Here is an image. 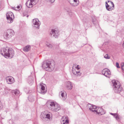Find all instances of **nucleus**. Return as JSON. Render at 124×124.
Here are the masks:
<instances>
[{
    "label": "nucleus",
    "instance_id": "obj_34",
    "mask_svg": "<svg viewBox=\"0 0 124 124\" xmlns=\"http://www.w3.org/2000/svg\"><path fill=\"white\" fill-rule=\"evenodd\" d=\"M116 119H119V117L118 115H117L115 117Z\"/></svg>",
    "mask_w": 124,
    "mask_h": 124
},
{
    "label": "nucleus",
    "instance_id": "obj_6",
    "mask_svg": "<svg viewBox=\"0 0 124 124\" xmlns=\"http://www.w3.org/2000/svg\"><path fill=\"white\" fill-rule=\"evenodd\" d=\"M6 17L7 22L9 23L13 22V19L14 18V16L13 13L11 12H9L6 14Z\"/></svg>",
    "mask_w": 124,
    "mask_h": 124
},
{
    "label": "nucleus",
    "instance_id": "obj_9",
    "mask_svg": "<svg viewBox=\"0 0 124 124\" xmlns=\"http://www.w3.org/2000/svg\"><path fill=\"white\" fill-rule=\"evenodd\" d=\"M102 73L103 75L108 78H109L111 73L109 70L107 69H105L102 70Z\"/></svg>",
    "mask_w": 124,
    "mask_h": 124
},
{
    "label": "nucleus",
    "instance_id": "obj_28",
    "mask_svg": "<svg viewBox=\"0 0 124 124\" xmlns=\"http://www.w3.org/2000/svg\"><path fill=\"white\" fill-rule=\"evenodd\" d=\"M104 57L106 59H109L110 58V57L108 56V54H106V55L104 56Z\"/></svg>",
    "mask_w": 124,
    "mask_h": 124
},
{
    "label": "nucleus",
    "instance_id": "obj_22",
    "mask_svg": "<svg viewBox=\"0 0 124 124\" xmlns=\"http://www.w3.org/2000/svg\"><path fill=\"white\" fill-rule=\"evenodd\" d=\"M26 5L28 8H31L33 7V4L32 3L30 2L29 0L26 3Z\"/></svg>",
    "mask_w": 124,
    "mask_h": 124
},
{
    "label": "nucleus",
    "instance_id": "obj_30",
    "mask_svg": "<svg viewBox=\"0 0 124 124\" xmlns=\"http://www.w3.org/2000/svg\"><path fill=\"white\" fill-rule=\"evenodd\" d=\"M122 70L124 71V64L122 66Z\"/></svg>",
    "mask_w": 124,
    "mask_h": 124
},
{
    "label": "nucleus",
    "instance_id": "obj_31",
    "mask_svg": "<svg viewBox=\"0 0 124 124\" xmlns=\"http://www.w3.org/2000/svg\"><path fill=\"white\" fill-rule=\"evenodd\" d=\"M20 8V6H17V9H15V10H18V9H19Z\"/></svg>",
    "mask_w": 124,
    "mask_h": 124
},
{
    "label": "nucleus",
    "instance_id": "obj_10",
    "mask_svg": "<svg viewBox=\"0 0 124 124\" xmlns=\"http://www.w3.org/2000/svg\"><path fill=\"white\" fill-rule=\"evenodd\" d=\"M6 79L7 83L9 84H12L15 82L14 78L11 76L6 77Z\"/></svg>",
    "mask_w": 124,
    "mask_h": 124
},
{
    "label": "nucleus",
    "instance_id": "obj_24",
    "mask_svg": "<svg viewBox=\"0 0 124 124\" xmlns=\"http://www.w3.org/2000/svg\"><path fill=\"white\" fill-rule=\"evenodd\" d=\"M92 22L95 25L97 23V22L95 18L93 19Z\"/></svg>",
    "mask_w": 124,
    "mask_h": 124
},
{
    "label": "nucleus",
    "instance_id": "obj_5",
    "mask_svg": "<svg viewBox=\"0 0 124 124\" xmlns=\"http://www.w3.org/2000/svg\"><path fill=\"white\" fill-rule=\"evenodd\" d=\"M14 31L11 29H8L6 33L5 34V38L6 39L11 38L15 34Z\"/></svg>",
    "mask_w": 124,
    "mask_h": 124
},
{
    "label": "nucleus",
    "instance_id": "obj_12",
    "mask_svg": "<svg viewBox=\"0 0 124 124\" xmlns=\"http://www.w3.org/2000/svg\"><path fill=\"white\" fill-rule=\"evenodd\" d=\"M87 107L90 110L93 112H94L97 108V107L89 103L87 104Z\"/></svg>",
    "mask_w": 124,
    "mask_h": 124
},
{
    "label": "nucleus",
    "instance_id": "obj_7",
    "mask_svg": "<svg viewBox=\"0 0 124 124\" xmlns=\"http://www.w3.org/2000/svg\"><path fill=\"white\" fill-rule=\"evenodd\" d=\"M49 112V113H47L45 112H42L41 115V117L43 121L46 120V119H48L49 120L50 119V115Z\"/></svg>",
    "mask_w": 124,
    "mask_h": 124
},
{
    "label": "nucleus",
    "instance_id": "obj_1",
    "mask_svg": "<svg viewBox=\"0 0 124 124\" xmlns=\"http://www.w3.org/2000/svg\"><path fill=\"white\" fill-rule=\"evenodd\" d=\"M55 65L54 61H46L43 62L42 66L45 70L51 71L54 68Z\"/></svg>",
    "mask_w": 124,
    "mask_h": 124
},
{
    "label": "nucleus",
    "instance_id": "obj_16",
    "mask_svg": "<svg viewBox=\"0 0 124 124\" xmlns=\"http://www.w3.org/2000/svg\"><path fill=\"white\" fill-rule=\"evenodd\" d=\"M65 85L67 88L68 89L71 90L73 87V85L70 81H68L65 83Z\"/></svg>",
    "mask_w": 124,
    "mask_h": 124
},
{
    "label": "nucleus",
    "instance_id": "obj_41",
    "mask_svg": "<svg viewBox=\"0 0 124 124\" xmlns=\"http://www.w3.org/2000/svg\"><path fill=\"white\" fill-rule=\"evenodd\" d=\"M1 124H3V123H2V122H1Z\"/></svg>",
    "mask_w": 124,
    "mask_h": 124
},
{
    "label": "nucleus",
    "instance_id": "obj_17",
    "mask_svg": "<svg viewBox=\"0 0 124 124\" xmlns=\"http://www.w3.org/2000/svg\"><path fill=\"white\" fill-rule=\"evenodd\" d=\"M114 5H113L111 6L109 5L107 2H106V9L108 11L112 10L113 9Z\"/></svg>",
    "mask_w": 124,
    "mask_h": 124
},
{
    "label": "nucleus",
    "instance_id": "obj_3",
    "mask_svg": "<svg viewBox=\"0 0 124 124\" xmlns=\"http://www.w3.org/2000/svg\"><path fill=\"white\" fill-rule=\"evenodd\" d=\"M112 82L113 85L114 91L116 93H120L123 90L120 83L117 80H113Z\"/></svg>",
    "mask_w": 124,
    "mask_h": 124
},
{
    "label": "nucleus",
    "instance_id": "obj_19",
    "mask_svg": "<svg viewBox=\"0 0 124 124\" xmlns=\"http://www.w3.org/2000/svg\"><path fill=\"white\" fill-rule=\"evenodd\" d=\"M40 86L41 87V89L42 91H41L39 93L41 94H44L46 93V91H44L45 87L44 86L41 84L40 85Z\"/></svg>",
    "mask_w": 124,
    "mask_h": 124
},
{
    "label": "nucleus",
    "instance_id": "obj_8",
    "mask_svg": "<svg viewBox=\"0 0 124 124\" xmlns=\"http://www.w3.org/2000/svg\"><path fill=\"white\" fill-rule=\"evenodd\" d=\"M96 112L97 114L101 115L104 114L105 112L103 109L101 107H97L96 109L94 112Z\"/></svg>",
    "mask_w": 124,
    "mask_h": 124
},
{
    "label": "nucleus",
    "instance_id": "obj_35",
    "mask_svg": "<svg viewBox=\"0 0 124 124\" xmlns=\"http://www.w3.org/2000/svg\"><path fill=\"white\" fill-rule=\"evenodd\" d=\"M110 114L111 115H113V116H116V114H113V113H110Z\"/></svg>",
    "mask_w": 124,
    "mask_h": 124
},
{
    "label": "nucleus",
    "instance_id": "obj_40",
    "mask_svg": "<svg viewBox=\"0 0 124 124\" xmlns=\"http://www.w3.org/2000/svg\"><path fill=\"white\" fill-rule=\"evenodd\" d=\"M80 106V107L82 109V108L80 106Z\"/></svg>",
    "mask_w": 124,
    "mask_h": 124
},
{
    "label": "nucleus",
    "instance_id": "obj_29",
    "mask_svg": "<svg viewBox=\"0 0 124 124\" xmlns=\"http://www.w3.org/2000/svg\"><path fill=\"white\" fill-rule=\"evenodd\" d=\"M116 65L117 67L118 68H119L120 67L119 66V63L117 62H116Z\"/></svg>",
    "mask_w": 124,
    "mask_h": 124
},
{
    "label": "nucleus",
    "instance_id": "obj_15",
    "mask_svg": "<svg viewBox=\"0 0 124 124\" xmlns=\"http://www.w3.org/2000/svg\"><path fill=\"white\" fill-rule=\"evenodd\" d=\"M61 124H68L69 120L67 116H63L61 119Z\"/></svg>",
    "mask_w": 124,
    "mask_h": 124
},
{
    "label": "nucleus",
    "instance_id": "obj_20",
    "mask_svg": "<svg viewBox=\"0 0 124 124\" xmlns=\"http://www.w3.org/2000/svg\"><path fill=\"white\" fill-rule=\"evenodd\" d=\"M31 49V46L28 45L24 47L23 49V50L25 52H28Z\"/></svg>",
    "mask_w": 124,
    "mask_h": 124
},
{
    "label": "nucleus",
    "instance_id": "obj_39",
    "mask_svg": "<svg viewBox=\"0 0 124 124\" xmlns=\"http://www.w3.org/2000/svg\"><path fill=\"white\" fill-rule=\"evenodd\" d=\"M29 15H28L27 16V17H28Z\"/></svg>",
    "mask_w": 124,
    "mask_h": 124
},
{
    "label": "nucleus",
    "instance_id": "obj_25",
    "mask_svg": "<svg viewBox=\"0 0 124 124\" xmlns=\"http://www.w3.org/2000/svg\"><path fill=\"white\" fill-rule=\"evenodd\" d=\"M14 92L15 94L16 95H17L19 93V91L18 90H16Z\"/></svg>",
    "mask_w": 124,
    "mask_h": 124
},
{
    "label": "nucleus",
    "instance_id": "obj_13",
    "mask_svg": "<svg viewBox=\"0 0 124 124\" xmlns=\"http://www.w3.org/2000/svg\"><path fill=\"white\" fill-rule=\"evenodd\" d=\"M50 35L52 37H53L55 38H57L59 35L58 31L54 29H52L50 33Z\"/></svg>",
    "mask_w": 124,
    "mask_h": 124
},
{
    "label": "nucleus",
    "instance_id": "obj_38",
    "mask_svg": "<svg viewBox=\"0 0 124 124\" xmlns=\"http://www.w3.org/2000/svg\"><path fill=\"white\" fill-rule=\"evenodd\" d=\"M110 2H111V3L112 6L113 5H114V3H113L111 1Z\"/></svg>",
    "mask_w": 124,
    "mask_h": 124
},
{
    "label": "nucleus",
    "instance_id": "obj_2",
    "mask_svg": "<svg viewBox=\"0 0 124 124\" xmlns=\"http://www.w3.org/2000/svg\"><path fill=\"white\" fill-rule=\"evenodd\" d=\"M0 54L4 56L12 58L14 55V51L12 48H3L0 50Z\"/></svg>",
    "mask_w": 124,
    "mask_h": 124
},
{
    "label": "nucleus",
    "instance_id": "obj_21",
    "mask_svg": "<svg viewBox=\"0 0 124 124\" xmlns=\"http://www.w3.org/2000/svg\"><path fill=\"white\" fill-rule=\"evenodd\" d=\"M61 95L64 100H65L67 98L66 93L65 92H62Z\"/></svg>",
    "mask_w": 124,
    "mask_h": 124
},
{
    "label": "nucleus",
    "instance_id": "obj_4",
    "mask_svg": "<svg viewBox=\"0 0 124 124\" xmlns=\"http://www.w3.org/2000/svg\"><path fill=\"white\" fill-rule=\"evenodd\" d=\"M47 104L49 108L53 111L57 112L61 109L59 105L55 102H50L48 103Z\"/></svg>",
    "mask_w": 124,
    "mask_h": 124
},
{
    "label": "nucleus",
    "instance_id": "obj_26",
    "mask_svg": "<svg viewBox=\"0 0 124 124\" xmlns=\"http://www.w3.org/2000/svg\"><path fill=\"white\" fill-rule=\"evenodd\" d=\"M46 45L47 47L50 48H51L52 47V45L49 43H47Z\"/></svg>",
    "mask_w": 124,
    "mask_h": 124
},
{
    "label": "nucleus",
    "instance_id": "obj_27",
    "mask_svg": "<svg viewBox=\"0 0 124 124\" xmlns=\"http://www.w3.org/2000/svg\"><path fill=\"white\" fill-rule=\"evenodd\" d=\"M73 67H72V71L73 73L75 75H76L77 74V71H74V70Z\"/></svg>",
    "mask_w": 124,
    "mask_h": 124
},
{
    "label": "nucleus",
    "instance_id": "obj_32",
    "mask_svg": "<svg viewBox=\"0 0 124 124\" xmlns=\"http://www.w3.org/2000/svg\"><path fill=\"white\" fill-rule=\"evenodd\" d=\"M79 66L78 65H77V66L75 67V68L77 69V70H78L80 69V68L78 67V66Z\"/></svg>",
    "mask_w": 124,
    "mask_h": 124
},
{
    "label": "nucleus",
    "instance_id": "obj_23",
    "mask_svg": "<svg viewBox=\"0 0 124 124\" xmlns=\"http://www.w3.org/2000/svg\"><path fill=\"white\" fill-rule=\"evenodd\" d=\"M28 99L29 101L31 102L34 100L35 97L34 96L30 95L28 97Z\"/></svg>",
    "mask_w": 124,
    "mask_h": 124
},
{
    "label": "nucleus",
    "instance_id": "obj_11",
    "mask_svg": "<svg viewBox=\"0 0 124 124\" xmlns=\"http://www.w3.org/2000/svg\"><path fill=\"white\" fill-rule=\"evenodd\" d=\"M39 22V20L37 19H35L33 20V26L35 28L38 29H39V28L40 24Z\"/></svg>",
    "mask_w": 124,
    "mask_h": 124
},
{
    "label": "nucleus",
    "instance_id": "obj_14",
    "mask_svg": "<svg viewBox=\"0 0 124 124\" xmlns=\"http://www.w3.org/2000/svg\"><path fill=\"white\" fill-rule=\"evenodd\" d=\"M70 4L73 6H77L79 3V1L77 0H67Z\"/></svg>",
    "mask_w": 124,
    "mask_h": 124
},
{
    "label": "nucleus",
    "instance_id": "obj_37",
    "mask_svg": "<svg viewBox=\"0 0 124 124\" xmlns=\"http://www.w3.org/2000/svg\"><path fill=\"white\" fill-rule=\"evenodd\" d=\"M34 0H30V2L32 3L33 2Z\"/></svg>",
    "mask_w": 124,
    "mask_h": 124
},
{
    "label": "nucleus",
    "instance_id": "obj_18",
    "mask_svg": "<svg viewBox=\"0 0 124 124\" xmlns=\"http://www.w3.org/2000/svg\"><path fill=\"white\" fill-rule=\"evenodd\" d=\"M34 78L32 76L29 77L28 79V82L30 85H31L33 82Z\"/></svg>",
    "mask_w": 124,
    "mask_h": 124
},
{
    "label": "nucleus",
    "instance_id": "obj_36",
    "mask_svg": "<svg viewBox=\"0 0 124 124\" xmlns=\"http://www.w3.org/2000/svg\"><path fill=\"white\" fill-rule=\"evenodd\" d=\"M77 74H78L79 75H81V74H80V73L79 74V73H80L79 72V71H77Z\"/></svg>",
    "mask_w": 124,
    "mask_h": 124
},
{
    "label": "nucleus",
    "instance_id": "obj_33",
    "mask_svg": "<svg viewBox=\"0 0 124 124\" xmlns=\"http://www.w3.org/2000/svg\"><path fill=\"white\" fill-rule=\"evenodd\" d=\"M51 3H53L54 2L55 0H48Z\"/></svg>",
    "mask_w": 124,
    "mask_h": 124
}]
</instances>
